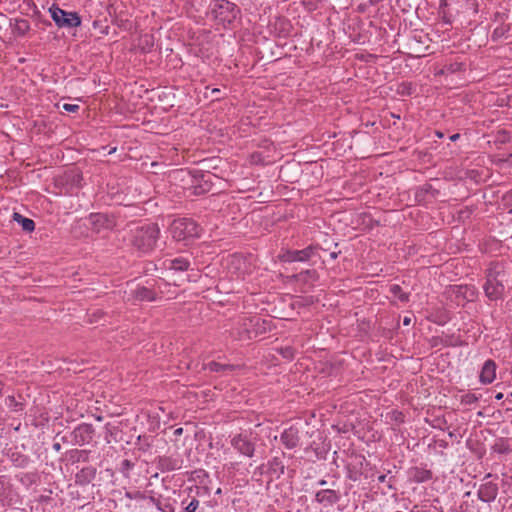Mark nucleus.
<instances>
[{"label": "nucleus", "instance_id": "nucleus-1", "mask_svg": "<svg viewBox=\"0 0 512 512\" xmlns=\"http://www.w3.org/2000/svg\"><path fill=\"white\" fill-rule=\"evenodd\" d=\"M510 263L495 261L491 262L486 272V282L483 286L486 296L490 300H497L502 297L505 284L510 278Z\"/></svg>", "mask_w": 512, "mask_h": 512}, {"label": "nucleus", "instance_id": "nucleus-2", "mask_svg": "<svg viewBox=\"0 0 512 512\" xmlns=\"http://www.w3.org/2000/svg\"><path fill=\"white\" fill-rule=\"evenodd\" d=\"M160 236V229L156 223L142 225H129L128 241L140 253H149L154 250Z\"/></svg>", "mask_w": 512, "mask_h": 512}, {"label": "nucleus", "instance_id": "nucleus-3", "mask_svg": "<svg viewBox=\"0 0 512 512\" xmlns=\"http://www.w3.org/2000/svg\"><path fill=\"white\" fill-rule=\"evenodd\" d=\"M168 229L175 241L185 245L200 238L203 233V228L195 220L186 217L174 219Z\"/></svg>", "mask_w": 512, "mask_h": 512}, {"label": "nucleus", "instance_id": "nucleus-4", "mask_svg": "<svg viewBox=\"0 0 512 512\" xmlns=\"http://www.w3.org/2000/svg\"><path fill=\"white\" fill-rule=\"evenodd\" d=\"M211 12L219 23L230 24L237 18L239 9L228 0H214Z\"/></svg>", "mask_w": 512, "mask_h": 512}, {"label": "nucleus", "instance_id": "nucleus-5", "mask_svg": "<svg viewBox=\"0 0 512 512\" xmlns=\"http://www.w3.org/2000/svg\"><path fill=\"white\" fill-rule=\"evenodd\" d=\"M254 320H259L258 318H250V317H242L239 318L235 323L232 329L230 330V336L234 340L244 341L250 340L253 336H256V331L253 329L255 326Z\"/></svg>", "mask_w": 512, "mask_h": 512}, {"label": "nucleus", "instance_id": "nucleus-6", "mask_svg": "<svg viewBox=\"0 0 512 512\" xmlns=\"http://www.w3.org/2000/svg\"><path fill=\"white\" fill-rule=\"evenodd\" d=\"M162 298V291L157 290L154 284L149 286L137 285L129 292V300L137 302H154Z\"/></svg>", "mask_w": 512, "mask_h": 512}, {"label": "nucleus", "instance_id": "nucleus-7", "mask_svg": "<svg viewBox=\"0 0 512 512\" xmlns=\"http://www.w3.org/2000/svg\"><path fill=\"white\" fill-rule=\"evenodd\" d=\"M318 246L309 245L301 250H286L280 254L279 259L282 262H308L316 255Z\"/></svg>", "mask_w": 512, "mask_h": 512}, {"label": "nucleus", "instance_id": "nucleus-8", "mask_svg": "<svg viewBox=\"0 0 512 512\" xmlns=\"http://www.w3.org/2000/svg\"><path fill=\"white\" fill-rule=\"evenodd\" d=\"M335 485L336 483L332 482V488H323L318 490L315 493L314 501L325 508H329L337 504L341 500L342 495L339 489L334 488Z\"/></svg>", "mask_w": 512, "mask_h": 512}, {"label": "nucleus", "instance_id": "nucleus-9", "mask_svg": "<svg viewBox=\"0 0 512 512\" xmlns=\"http://www.w3.org/2000/svg\"><path fill=\"white\" fill-rule=\"evenodd\" d=\"M50 13L59 27H75L80 24L79 17L76 14L66 12L58 7H51Z\"/></svg>", "mask_w": 512, "mask_h": 512}, {"label": "nucleus", "instance_id": "nucleus-10", "mask_svg": "<svg viewBox=\"0 0 512 512\" xmlns=\"http://www.w3.org/2000/svg\"><path fill=\"white\" fill-rule=\"evenodd\" d=\"M231 445L240 454L253 457L255 452V442L247 434L239 433L232 437Z\"/></svg>", "mask_w": 512, "mask_h": 512}, {"label": "nucleus", "instance_id": "nucleus-11", "mask_svg": "<svg viewBox=\"0 0 512 512\" xmlns=\"http://www.w3.org/2000/svg\"><path fill=\"white\" fill-rule=\"evenodd\" d=\"M280 441L287 449L296 448L300 442V431L298 427L292 425L284 429L280 435Z\"/></svg>", "mask_w": 512, "mask_h": 512}, {"label": "nucleus", "instance_id": "nucleus-12", "mask_svg": "<svg viewBox=\"0 0 512 512\" xmlns=\"http://www.w3.org/2000/svg\"><path fill=\"white\" fill-rule=\"evenodd\" d=\"M498 485L494 482H485L480 485L477 491V497L479 500L485 503L494 501L498 495Z\"/></svg>", "mask_w": 512, "mask_h": 512}, {"label": "nucleus", "instance_id": "nucleus-13", "mask_svg": "<svg viewBox=\"0 0 512 512\" xmlns=\"http://www.w3.org/2000/svg\"><path fill=\"white\" fill-rule=\"evenodd\" d=\"M122 430L119 428V423L117 421L107 422L104 425L103 432L100 436H104L106 442L108 444L115 442L118 443L122 440Z\"/></svg>", "mask_w": 512, "mask_h": 512}, {"label": "nucleus", "instance_id": "nucleus-14", "mask_svg": "<svg viewBox=\"0 0 512 512\" xmlns=\"http://www.w3.org/2000/svg\"><path fill=\"white\" fill-rule=\"evenodd\" d=\"M285 457V453L282 452L281 456H275L267 462V474L275 479H279L284 473L286 466L284 464L283 458Z\"/></svg>", "mask_w": 512, "mask_h": 512}, {"label": "nucleus", "instance_id": "nucleus-15", "mask_svg": "<svg viewBox=\"0 0 512 512\" xmlns=\"http://www.w3.org/2000/svg\"><path fill=\"white\" fill-rule=\"evenodd\" d=\"M496 363L492 359H488L484 362L481 369L479 380L482 384H490L496 378Z\"/></svg>", "mask_w": 512, "mask_h": 512}, {"label": "nucleus", "instance_id": "nucleus-16", "mask_svg": "<svg viewBox=\"0 0 512 512\" xmlns=\"http://www.w3.org/2000/svg\"><path fill=\"white\" fill-rule=\"evenodd\" d=\"M409 478L414 483H423L432 479L433 473L431 470L423 467H412L408 471Z\"/></svg>", "mask_w": 512, "mask_h": 512}, {"label": "nucleus", "instance_id": "nucleus-17", "mask_svg": "<svg viewBox=\"0 0 512 512\" xmlns=\"http://www.w3.org/2000/svg\"><path fill=\"white\" fill-rule=\"evenodd\" d=\"M182 461L172 456H160L158 458L157 467L162 472H170L181 468Z\"/></svg>", "mask_w": 512, "mask_h": 512}, {"label": "nucleus", "instance_id": "nucleus-18", "mask_svg": "<svg viewBox=\"0 0 512 512\" xmlns=\"http://www.w3.org/2000/svg\"><path fill=\"white\" fill-rule=\"evenodd\" d=\"M190 267V261L185 257H176L169 260L168 268L174 271H187Z\"/></svg>", "mask_w": 512, "mask_h": 512}, {"label": "nucleus", "instance_id": "nucleus-19", "mask_svg": "<svg viewBox=\"0 0 512 512\" xmlns=\"http://www.w3.org/2000/svg\"><path fill=\"white\" fill-rule=\"evenodd\" d=\"M100 226L106 230L113 229L116 226L114 216H110L107 213L98 212V234L100 233Z\"/></svg>", "mask_w": 512, "mask_h": 512}, {"label": "nucleus", "instance_id": "nucleus-20", "mask_svg": "<svg viewBox=\"0 0 512 512\" xmlns=\"http://www.w3.org/2000/svg\"><path fill=\"white\" fill-rule=\"evenodd\" d=\"M13 220L19 223L22 229L26 232H32L35 229V223L32 219L22 216L20 213L14 212Z\"/></svg>", "mask_w": 512, "mask_h": 512}, {"label": "nucleus", "instance_id": "nucleus-21", "mask_svg": "<svg viewBox=\"0 0 512 512\" xmlns=\"http://www.w3.org/2000/svg\"><path fill=\"white\" fill-rule=\"evenodd\" d=\"M492 450L495 453L501 454V455H507L511 453L512 449L509 445V441L506 438H499L495 441L494 445L492 446Z\"/></svg>", "mask_w": 512, "mask_h": 512}, {"label": "nucleus", "instance_id": "nucleus-22", "mask_svg": "<svg viewBox=\"0 0 512 512\" xmlns=\"http://www.w3.org/2000/svg\"><path fill=\"white\" fill-rule=\"evenodd\" d=\"M389 292L402 303L410 301V293L404 292L400 285L392 284L389 287Z\"/></svg>", "mask_w": 512, "mask_h": 512}, {"label": "nucleus", "instance_id": "nucleus-23", "mask_svg": "<svg viewBox=\"0 0 512 512\" xmlns=\"http://www.w3.org/2000/svg\"><path fill=\"white\" fill-rule=\"evenodd\" d=\"M205 368L207 370H209L210 372H216V373H224V372H227V371H233L234 370V366L233 365L221 364V363H218L216 361H210L209 363L206 364Z\"/></svg>", "mask_w": 512, "mask_h": 512}, {"label": "nucleus", "instance_id": "nucleus-24", "mask_svg": "<svg viewBox=\"0 0 512 512\" xmlns=\"http://www.w3.org/2000/svg\"><path fill=\"white\" fill-rule=\"evenodd\" d=\"M199 504L200 502L196 497H193L191 500H188V498H186L181 502L183 512H196L199 507Z\"/></svg>", "mask_w": 512, "mask_h": 512}, {"label": "nucleus", "instance_id": "nucleus-25", "mask_svg": "<svg viewBox=\"0 0 512 512\" xmlns=\"http://www.w3.org/2000/svg\"><path fill=\"white\" fill-rule=\"evenodd\" d=\"M479 400V397L476 396L474 393H466L461 396V404L464 405H472L476 403Z\"/></svg>", "mask_w": 512, "mask_h": 512}, {"label": "nucleus", "instance_id": "nucleus-26", "mask_svg": "<svg viewBox=\"0 0 512 512\" xmlns=\"http://www.w3.org/2000/svg\"><path fill=\"white\" fill-rule=\"evenodd\" d=\"M134 467V463L131 460L124 459L121 461L120 471L128 476L129 471Z\"/></svg>", "mask_w": 512, "mask_h": 512}, {"label": "nucleus", "instance_id": "nucleus-27", "mask_svg": "<svg viewBox=\"0 0 512 512\" xmlns=\"http://www.w3.org/2000/svg\"><path fill=\"white\" fill-rule=\"evenodd\" d=\"M404 414L400 411H397V410H393L391 412V419L396 422L397 424H401L404 422Z\"/></svg>", "mask_w": 512, "mask_h": 512}, {"label": "nucleus", "instance_id": "nucleus-28", "mask_svg": "<svg viewBox=\"0 0 512 512\" xmlns=\"http://www.w3.org/2000/svg\"><path fill=\"white\" fill-rule=\"evenodd\" d=\"M282 356L287 359H291L294 356V349L292 347H285L280 350Z\"/></svg>", "mask_w": 512, "mask_h": 512}, {"label": "nucleus", "instance_id": "nucleus-29", "mask_svg": "<svg viewBox=\"0 0 512 512\" xmlns=\"http://www.w3.org/2000/svg\"><path fill=\"white\" fill-rule=\"evenodd\" d=\"M195 488H196V494L198 496H203V495H209L210 494V489L206 485L196 486Z\"/></svg>", "mask_w": 512, "mask_h": 512}, {"label": "nucleus", "instance_id": "nucleus-30", "mask_svg": "<svg viewBox=\"0 0 512 512\" xmlns=\"http://www.w3.org/2000/svg\"><path fill=\"white\" fill-rule=\"evenodd\" d=\"M62 109L65 110L68 113H74L79 109V106L76 104H68L64 103L62 106Z\"/></svg>", "mask_w": 512, "mask_h": 512}, {"label": "nucleus", "instance_id": "nucleus-31", "mask_svg": "<svg viewBox=\"0 0 512 512\" xmlns=\"http://www.w3.org/2000/svg\"><path fill=\"white\" fill-rule=\"evenodd\" d=\"M17 29L24 34L29 29V24L26 20H20L17 22Z\"/></svg>", "mask_w": 512, "mask_h": 512}, {"label": "nucleus", "instance_id": "nucleus-32", "mask_svg": "<svg viewBox=\"0 0 512 512\" xmlns=\"http://www.w3.org/2000/svg\"><path fill=\"white\" fill-rule=\"evenodd\" d=\"M387 487L389 490H396L395 486V476H390L387 481Z\"/></svg>", "mask_w": 512, "mask_h": 512}, {"label": "nucleus", "instance_id": "nucleus-33", "mask_svg": "<svg viewBox=\"0 0 512 512\" xmlns=\"http://www.w3.org/2000/svg\"><path fill=\"white\" fill-rule=\"evenodd\" d=\"M447 317L444 316V315H440L438 316L437 319L433 320L434 323L438 324V325H444L446 322H447Z\"/></svg>", "mask_w": 512, "mask_h": 512}, {"label": "nucleus", "instance_id": "nucleus-34", "mask_svg": "<svg viewBox=\"0 0 512 512\" xmlns=\"http://www.w3.org/2000/svg\"><path fill=\"white\" fill-rule=\"evenodd\" d=\"M501 162L507 163L509 166L512 167V153L509 154L506 158L500 159Z\"/></svg>", "mask_w": 512, "mask_h": 512}, {"label": "nucleus", "instance_id": "nucleus-35", "mask_svg": "<svg viewBox=\"0 0 512 512\" xmlns=\"http://www.w3.org/2000/svg\"><path fill=\"white\" fill-rule=\"evenodd\" d=\"M390 473H391V471L389 470V471L387 472V474H382V475L378 476V478H377L378 482H379V483H385V482L387 481V476H388V474H390Z\"/></svg>", "mask_w": 512, "mask_h": 512}, {"label": "nucleus", "instance_id": "nucleus-36", "mask_svg": "<svg viewBox=\"0 0 512 512\" xmlns=\"http://www.w3.org/2000/svg\"><path fill=\"white\" fill-rule=\"evenodd\" d=\"M411 322H412V319H411L410 317H407V316H406V317H404V319H403V325H405V326H409V325L411 324Z\"/></svg>", "mask_w": 512, "mask_h": 512}, {"label": "nucleus", "instance_id": "nucleus-37", "mask_svg": "<svg viewBox=\"0 0 512 512\" xmlns=\"http://www.w3.org/2000/svg\"><path fill=\"white\" fill-rule=\"evenodd\" d=\"M327 484H328V482L325 479H320L317 482V485L320 486V487H325Z\"/></svg>", "mask_w": 512, "mask_h": 512}, {"label": "nucleus", "instance_id": "nucleus-38", "mask_svg": "<svg viewBox=\"0 0 512 512\" xmlns=\"http://www.w3.org/2000/svg\"><path fill=\"white\" fill-rule=\"evenodd\" d=\"M76 177H79V176H78V174L75 171H71L68 174V178H71L73 181L75 180Z\"/></svg>", "mask_w": 512, "mask_h": 512}, {"label": "nucleus", "instance_id": "nucleus-39", "mask_svg": "<svg viewBox=\"0 0 512 512\" xmlns=\"http://www.w3.org/2000/svg\"><path fill=\"white\" fill-rule=\"evenodd\" d=\"M182 433H183V428H181V427L175 429L174 432H173V434L175 436H180Z\"/></svg>", "mask_w": 512, "mask_h": 512}, {"label": "nucleus", "instance_id": "nucleus-40", "mask_svg": "<svg viewBox=\"0 0 512 512\" xmlns=\"http://www.w3.org/2000/svg\"><path fill=\"white\" fill-rule=\"evenodd\" d=\"M504 398V394L502 392H499L495 395L496 400H502Z\"/></svg>", "mask_w": 512, "mask_h": 512}, {"label": "nucleus", "instance_id": "nucleus-41", "mask_svg": "<svg viewBox=\"0 0 512 512\" xmlns=\"http://www.w3.org/2000/svg\"><path fill=\"white\" fill-rule=\"evenodd\" d=\"M459 137H460L459 134H453L452 136H450V140L451 141H456Z\"/></svg>", "mask_w": 512, "mask_h": 512}, {"label": "nucleus", "instance_id": "nucleus-42", "mask_svg": "<svg viewBox=\"0 0 512 512\" xmlns=\"http://www.w3.org/2000/svg\"><path fill=\"white\" fill-rule=\"evenodd\" d=\"M338 254H339V252H331V253H330V257H331L332 259H336V258L338 257Z\"/></svg>", "mask_w": 512, "mask_h": 512}, {"label": "nucleus", "instance_id": "nucleus-43", "mask_svg": "<svg viewBox=\"0 0 512 512\" xmlns=\"http://www.w3.org/2000/svg\"><path fill=\"white\" fill-rule=\"evenodd\" d=\"M116 149H117V148H116V146H114V147H110V149L107 151V153H106V154H112L113 152H115V151H116Z\"/></svg>", "mask_w": 512, "mask_h": 512}, {"label": "nucleus", "instance_id": "nucleus-44", "mask_svg": "<svg viewBox=\"0 0 512 512\" xmlns=\"http://www.w3.org/2000/svg\"><path fill=\"white\" fill-rule=\"evenodd\" d=\"M506 400L512 402V392L507 395Z\"/></svg>", "mask_w": 512, "mask_h": 512}, {"label": "nucleus", "instance_id": "nucleus-45", "mask_svg": "<svg viewBox=\"0 0 512 512\" xmlns=\"http://www.w3.org/2000/svg\"><path fill=\"white\" fill-rule=\"evenodd\" d=\"M219 92H220V90L216 89V88L212 90V94H215V95L218 94Z\"/></svg>", "mask_w": 512, "mask_h": 512}, {"label": "nucleus", "instance_id": "nucleus-46", "mask_svg": "<svg viewBox=\"0 0 512 512\" xmlns=\"http://www.w3.org/2000/svg\"><path fill=\"white\" fill-rule=\"evenodd\" d=\"M306 274H311V273H315V270H306L305 271Z\"/></svg>", "mask_w": 512, "mask_h": 512}, {"label": "nucleus", "instance_id": "nucleus-47", "mask_svg": "<svg viewBox=\"0 0 512 512\" xmlns=\"http://www.w3.org/2000/svg\"><path fill=\"white\" fill-rule=\"evenodd\" d=\"M215 493L218 494V495L221 494L222 493L221 488H218Z\"/></svg>", "mask_w": 512, "mask_h": 512}, {"label": "nucleus", "instance_id": "nucleus-48", "mask_svg": "<svg viewBox=\"0 0 512 512\" xmlns=\"http://www.w3.org/2000/svg\"><path fill=\"white\" fill-rule=\"evenodd\" d=\"M490 477H492V474H491V473H488V474H486V476H485V478H484V479H488V478H490Z\"/></svg>", "mask_w": 512, "mask_h": 512}, {"label": "nucleus", "instance_id": "nucleus-49", "mask_svg": "<svg viewBox=\"0 0 512 512\" xmlns=\"http://www.w3.org/2000/svg\"><path fill=\"white\" fill-rule=\"evenodd\" d=\"M437 136H438L439 138H441V137H443V133H442V132H437Z\"/></svg>", "mask_w": 512, "mask_h": 512}, {"label": "nucleus", "instance_id": "nucleus-50", "mask_svg": "<svg viewBox=\"0 0 512 512\" xmlns=\"http://www.w3.org/2000/svg\"><path fill=\"white\" fill-rule=\"evenodd\" d=\"M97 420H98V422L102 421V417H101V416H98V417H97Z\"/></svg>", "mask_w": 512, "mask_h": 512}, {"label": "nucleus", "instance_id": "nucleus-51", "mask_svg": "<svg viewBox=\"0 0 512 512\" xmlns=\"http://www.w3.org/2000/svg\"><path fill=\"white\" fill-rule=\"evenodd\" d=\"M433 340L435 341V344H437L439 338H434Z\"/></svg>", "mask_w": 512, "mask_h": 512}]
</instances>
